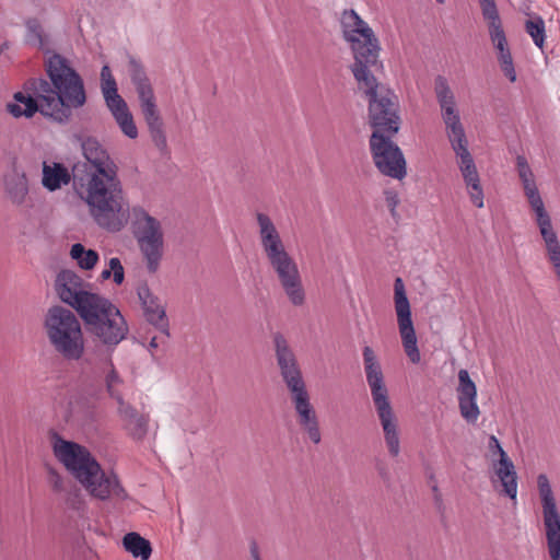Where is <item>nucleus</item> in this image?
<instances>
[{"label":"nucleus","instance_id":"obj_1","mask_svg":"<svg viewBox=\"0 0 560 560\" xmlns=\"http://www.w3.org/2000/svg\"><path fill=\"white\" fill-rule=\"evenodd\" d=\"M85 161L72 166V184L85 200L95 223L108 232H118L130 217L117 165L96 138H80Z\"/></svg>","mask_w":560,"mask_h":560},{"label":"nucleus","instance_id":"obj_2","mask_svg":"<svg viewBox=\"0 0 560 560\" xmlns=\"http://www.w3.org/2000/svg\"><path fill=\"white\" fill-rule=\"evenodd\" d=\"M48 77L31 78L23 84V92H16V103H8L7 110L15 118H31L36 113L58 124H67L72 110L86 103L84 81L70 61L51 52L44 62Z\"/></svg>","mask_w":560,"mask_h":560},{"label":"nucleus","instance_id":"obj_3","mask_svg":"<svg viewBox=\"0 0 560 560\" xmlns=\"http://www.w3.org/2000/svg\"><path fill=\"white\" fill-rule=\"evenodd\" d=\"M52 439L55 456L92 497L103 501L109 498L121 501L128 499L118 477L115 474L107 476L86 447L66 441L57 433H54Z\"/></svg>","mask_w":560,"mask_h":560},{"label":"nucleus","instance_id":"obj_4","mask_svg":"<svg viewBox=\"0 0 560 560\" xmlns=\"http://www.w3.org/2000/svg\"><path fill=\"white\" fill-rule=\"evenodd\" d=\"M272 342L277 365L282 381L290 392L291 402L298 417V423L314 444H319L322 441L319 420L311 402V396L295 353L287 338L279 331L272 335Z\"/></svg>","mask_w":560,"mask_h":560},{"label":"nucleus","instance_id":"obj_5","mask_svg":"<svg viewBox=\"0 0 560 560\" xmlns=\"http://www.w3.org/2000/svg\"><path fill=\"white\" fill-rule=\"evenodd\" d=\"M256 219L261 247L281 288L294 306L303 305L305 291L296 261L288 253L280 233L269 215L258 212Z\"/></svg>","mask_w":560,"mask_h":560},{"label":"nucleus","instance_id":"obj_6","mask_svg":"<svg viewBox=\"0 0 560 560\" xmlns=\"http://www.w3.org/2000/svg\"><path fill=\"white\" fill-rule=\"evenodd\" d=\"M363 364L366 382L371 389L372 400L383 430L388 454L393 458H396L400 454L398 418L389 400L381 363L373 349L369 346L363 348Z\"/></svg>","mask_w":560,"mask_h":560},{"label":"nucleus","instance_id":"obj_7","mask_svg":"<svg viewBox=\"0 0 560 560\" xmlns=\"http://www.w3.org/2000/svg\"><path fill=\"white\" fill-rule=\"evenodd\" d=\"M44 327L55 351L67 361H79L84 353V338L74 313L63 306L50 307Z\"/></svg>","mask_w":560,"mask_h":560},{"label":"nucleus","instance_id":"obj_8","mask_svg":"<svg viewBox=\"0 0 560 560\" xmlns=\"http://www.w3.org/2000/svg\"><path fill=\"white\" fill-rule=\"evenodd\" d=\"M131 214L132 235L142 254L147 270L150 273H155L164 254L162 224L140 207H135Z\"/></svg>","mask_w":560,"mask_h":560},{"label":"nucleus","instance_id":"obj_9","mask_svg":"<svg viewBox=\"0 0 560 560\" xmlns=\"http://www.w3.org/2000/svg\"><path fill=\"white\" fill-rule=\"evenodd\" d=\"M394 136L372 132L369 147L377 171L385 176L400 180L407 175V163L402 151L392 140Z\"/></svg>","mask_w":560,"mask_h":560},{"label":"nucleus","instance_id":"obj_10","mask_svg":"<svg viewBox=\"0 0 560 560\" xmlns=\"http://www.w3.org/2000/svg\"><path fill=\"white\" fill-rule=\"evenodd\" d=\"M368 121L373 132L396 135L399 131V105L390 90L368 98Z\"/></svg>","mask_w":560,"mask_h":560},{"label":"nucleus","instance_id":"obj_11","mask_svg":"<svg viewBox=\"0 0 560 560\" xmlns=\"http://www.w3.org/2000/svg\"><path fill=\"white\" fill-rule=\"evenodd\" d=\"M380 51L381 49L368 48L363 51H352L354 61L350 66V70L358 83V89L366 100L382 93V91L389 90L380 83L376 78V73L383 70Z\"/></svg>","mask_w":560,"mask_h":560},{"label":"nucleus","instance_id":"obj_12","mask_svg":"<svg viewBox=\"0 0 560 560\" xmlns=\"http://www.w3.org/2000/svg\"><path fill=\"white\" fill-rule=\"evenodd\" d=\"M537 487L542 506L546 542L550 560H560V513L545 474L537 477Z\"/></svg>","mask_w":560,"mask_h":560},{"label":"nucleus","instance_id":"obj_13","mask_svg":"<svg viewBox=\"0 0 560 560\" xmlns=\"http://www.w3.org/2000/svg\"><path fill=\"white\" fill-rule=\"evenodd\" d=\"M394 303L398 329L406 355L412 363H419L421 357L411 318L410 303L406 294L404 281L400 277H397L394 282Z\"/></svg>","mask_w":560,"mask_h":560},{"label":"nucleus","instance_id":"obj_14","mask_svg":"<svg viewBox=\"0 0 560 560\" xmlns=\"http://www.w3.org/2000/svg\"><path fill=\"white\" fill-rule=\"evenodd\" d=\"M341 24L342 36L350 44L351 51H363L366 48L381 49L373 30L354 10L343 11Z\"/></svg>","mask_w":560,"mask_h":560},{"label":"nucleus","instance_id":"obj_15","mask_svg":"<svg viewBox=\"0 0 560 560\" xmlns=\"http://www.w3.org/2000/svg\"><path fill=\"white\" fill-rule=\"evenodd\" d=\"M86 287L89 283H85L77 272L69 269L61 270L55 281L59 299L75 311L96 294L86 290Z\"/></svg>","mask_w":560,"mask_h":560},{"label":"nucleus","instance_id":"obj_16","mask_svg":"<svg viewBox=\"0 0 560 560\" xmlns=\"http://www.w3.org/2000/svg\"><path fill=\"white\" fill-rule=\"evenodd\" d=\"M488 21L489 34L493 46L498 50V61L504 75L511 81H516V72L513 63L508 39L502 27L499 12L483 16Z\"/></svg>","mask_w":560,"mask_h":560},{"label":"nucleus","instance_id":"obj_17","mask_svg":"<svg viewBox=\"0 0 560 560\" xmlns=\"http://www.w3.org/2000/svg\"><path fill=\"white\" fill-rule=\"evenodd\" d=\"M434 92L441 107V114L446 127V133H455L464 130L459 113L456 109V102L445 77L438 75L434 80Z\"/></svg>","mask_w":560,"mask_h":560},{"label":"nucleus","instance_id":"obj_18","mask_svg":"<svg viewBox=\"0 0 560 560\" xmlns=\"http://www.w3.org/2000/svg\"><path fill=\"white\" fill-rule=\"evenodd\" d=\"M116 307L108 299L96 293L77 310V313L83 322L85 331L92 336L104 324L106 315L109 316Z\"/></svg>","mask_w":560,"mask_h":560},{"label":"nucleus","instance_id":"obj_19","mask_svg":"<svg viewBox=\"0 0 560 560\" xmlns=\"http://www.w3.org/2000/svg\"><path fill=\"white\" fill-rule=\"evenodd\" d=\"M116 307L108 299L96 293L77 310V313L83 322L85 331L92 336L104 324L106 315L109 316Z\"/></svg>","mask_w":560,"mask_h":560},{"label":"nucleus","instance_id":"obj_20","mask_svg":"<svg viewBox=\"0 0 560 560\" xmlns=\"http://www.w3.org/2000/svg\"><path fill=\"white\" fill-rule=\"evenodd\" d=\"M456 393L460 416L468 423H475L480 415L477 405V386L465 369L458 371V386Z\"/></svg>","mask_w":560,"mask_h":560},{"label":"nucleus","instance_id":"obj_21","mask_svg":"<svg viewBox=\"0 0 560 560\" xmlns=\"http://www.w3.org/2000/svg\"><path fill=\"white\" fill-rule=\"evenodd\" d=\"M128 332L127 320L119 308L116 307L109 316L106 315L104 324L91 337L107 348H115L126 339Z\"/></svg>","mask_w":560,"mask_h":560},{"label":"nucleus","instance_id":"obj_22","mask_svg":"<svg viewBox=\"0 0 560 560\" xmlns=\"http://www.w3.org/2000/svg\"><path fill=\"white\" fill-rule=\"evenodd\" d=\"M137 294L141 301L147 320L168 337L170 325L165 310L159 304V299L151 292L148 283L140 284Z\"/></svg>","mask_w":560,"mask_h":560},{"label":"nucleus","instance_id":"obj_23","mask_svg":"<svg viewBox=\"0 0 560 560\" xmlns=\"http://www.w3.org/2000/svg\"><path fill=\"white\" fill-rule=\"evenodd\" d=\"M139 103L152 141L160 150H164L167 142L164 132V124L156 106L155 95L150 94L148 96L141 97L139 98Z\"/></svg>","mask_w":560,"mask_h":560},{"label":"nucleus","instance_id":"obj_24","mask_svg":"<svg viewBox=\"0 0 560 560\" xmlns=\"http://www.w3.org/2000/svg\"><path fill=\"white\" fill-rule=\"evenodd\" d=\"M139 103L152 141L160 150H164L167 142L164 132V124L156 106L155 95L150 94L148 96L141 97L139 98Z\"/></svg>","mask_w":560,"mask_h":560},{"label":"nucleus","instance_id":"obj_25","mask_svg":"<svg viewBox=\"0 0 560 560\" xmlns=\"http://www.w3.org/2000/svg\"><path fill=\"white\" fill-rule=\"evenodd\" d=\"M537 215V224L539 226L540 234L546 243L547 254L550 262L552 264L555 271L560 281V244L556 232L553 231L551 219L546 212L545 207L542 210H535Z\"/></svg>","mask_w":560,"mask_h":560},{"label":"nucleus","instance_id":"obj_26","mask_svg":"<svg viewBox=\"0 0 560 560\" xmlns=\"http://www.w3.org/2000/svg\"><path fill=\"white\" fill-rule=\"evenodd\" d=\"M118 413L125 422V429L128 434L137 441H141L148 434L150 418L148 415H141L130 404L126 402L124 398H119Z\"/></svg>","mask_w":560,"mask_h":560},{"label":"nucleus","instance_id":"obj_27","mask_svg":"<svg viewBox=\"0 0 560 560\" xmlns=\"http://www.w3.org/2000/svg\"><path fill=\"white\" fill-rule=\"evenodd\" d=\"M495 476L502 486L501 493L510 499H516L517 494V474L513 462L506 455L502 454V458L499 459L498 466L494 468Z\"/></svg>","mask_w":560,"mask_h":560},{"label":"nucleus","instance_id":"obj_28","mask_svg":"<svg viewBox=\"0 0 560 560\" xmlns=\"http://www.w3.org/2000/svg\"><path fill=\"white\" fill-rule=\"evenodd\" d=\"M452 149L459 158V170L463 177L478 173L474 159L467 148L465 130L447 135Z\"/></svg>","mask_w":560,"mask_h":560},{"label":"nucleus","instance_id":"obj_29","mask_svg":"<svg viewBox=\"0 0 560 560\" xmlns=\"http://www.w3.org/2000/svg\"><path fill=\"white\" fill-rule=\"evenodd\" d=\"M4 189L13 203L22 205L28 194V182L25 173L14 167L4 176Z\"/></svg>","mask_w":560,"mask_h":560},{"label":"nucleus","instance_id":"obj_30","mask_svg":"<svg viewBox=\"0 0 560 560\" xmlns=\"http://www.w3.org/2000/svg\"><path fill=\"white\" fill-rule=\"evenodd\" d=\"M72 180V171L61 163H52L43 165V186L49 191H55L61 188L62 185H68Z\"/></svg>","mask_w":560,"mask_h":560},{"label":"nucleus","instance_id":"obj_31","mask_svg":"<svg viewBox=\"0 0 560 560\" xmlns=\"http://www.w3.org/2000/svg\"><path fill=\"white\" fill-rule=\"evenodd\" d=\"M128 74L136 88L138 98L154 94L152 84L147 75L143 65L132 56H130L128 60Z\"/></svg>","mask_w":560,"mask_h":560},{"label":"nucleus","instance_id":"obj_32","mask_svg":"<svg viewBox=\"0 0 560 560\" xmlns=\"http://www.w3.org/2000/svg\"><path fill=\"white\" fill-rule=\"evenodd\" d=\"M122 546L126 551L141 560H149L152 553L150 541L136 532L128 533L124 536Z\"/></svg>","mask_w":560,"mask_h":560},{"label":"nucleus","instance_id":"obj_33","mask_svg":"<svg viewBox=\"0 0 560 560\" xmlns=\"http://www.w3.org/2000/svg\"><path fill=\"white\" fill-rule=\"evenodd\" d=\"M70 256L84 270L93 269L98 261V253L94 249H86L81 243L71 246Z\"/></svg>","mask_w":560,"mask_h":560},{"label":"nucleus","instance_id":"obj_34","mask_svg":"<svg viewBox=\"0 0 560 560\" xmlns=\"http://www.w3.org/2000/svg\"><path fill=\"white\" fill-rule=\"evenodd\" d=\"M525 31L532 37L534 44L540 49L545 44V22L541 16L537 15L525 22Z\"/></svg>","mask_w":560,"mask_h":560},{"label":"nucleus","instance_id":"obj_35","mask_svg":"<svg viewBox=\"0 0 560 560\" xmlns=\"http://www.w3.org/2000/svg\"><path fill=\"white\" fill-rule=\"evenodd\" d=\"M26 42L39 49H44L46 46V38L39 21L36 19H30L26 22Z\"/></svg>","mask_w":560,"mask_h":560},{"label":"nucleus","instance_id":"obj_36","mask_svg":"<svg viewBox=\"0 0 560 560\" xmlns=\"http://www.w3.org/2000/svg\"><path fill=\"white\" fill-rule=\"evenodd\" d=\"M113 117L125 136L130 139H136L138 137V128L129 108L127 110L116 113Z\"/></svg>","mask_w":560,"mask_h":560},{"label":"nucleus","instance_id":"obj_37","mask_svg":"<svg viewBox=\"0 0 560 560\" xmlns=\"http://www.w3.org/2000/svg\"><path fill=\"white\" fill-rule=\"evenodd\" d=\"M466 184L471 202L477 208L483 207V190L480 184L479 174L463 177Z\"/></svg>","mask_w":560,"mask_h":560},{"label":"nucleus","instance_id":"obj_38","mask_svg":"<svg viewBox=\"0 0 560 560\" xmlns=\"http://www.w3.org/2000/svg\"><path fill=\"white\" fill-rule=\"evenodd\" d=\"M523 183L525 195L533 208V210H542L544 202L539 195V191L536 187L535 180L533 177H526L521 179Z\"/></svg>","mask_w":560,"mask_h":560},{"label":"nucleus","instance_id":"obj_39","mask_svg":"<svg viewBox=\"0 0 560 560\" xmlns=\"http://www.w3.org/2000/svg\"><path fill=\"white\" fill-rule=\"evenodd\" d=\"M108 364L110 366V370L105 376L106 390L108 395L118 402L119 398H122V396L116 389V386L120 385L122 383V380L119 376L118 372L116 371L112 360L108 361Z\"/></svg>","mask_w":560,"mask_h":560},{"label":"nucleus","instance_id":"obj_40","mask_svg":"<svg viewBox=\"0 0 560 560\" xmlns=\"http://www.w3.org/2000/svg\"><path fill=\"white\" fill-rule=\"evenodd\" d=\"M104 101L112 115H116V113H120L129 108L120 94L104 97Z\"/></svg>","mask_w":560,"mask_h":560},{"label":"nucleus","instance_id":"obj_41","mask_svg":"<svg viewBox=\"0 0 560 560\" xmlns=\"http://www.w3.org/2000/svg\"><path fill=\"white\" fill-rule=\"evenodd\" d=\"M108 266L112 271L113 281L118 285L121 284L125 280V270L120 259L117 257L110 258Z\"/></svg>","mask_w":560,"mask_h":560},{"label":"nucleus","instance_id":"obj_42","mask_svg":"<svg viewBox=\"0 0 560 560\" xmlns=\"http://www.w3.org/2000/svg\"><path fill=\"white\" fill-rule=\"evenodd\" d=\"M101 88L104 97L116 96L119 94L117 83L114 78L102 80Z\"/></svg>","mask_w":560,"mask_h":560},{"label":"nucleus","instance_id":"obj_43","mask_svg":"<svg viewBox=\"0 0 560 560\" xmlns=\"http://www.w3.org/2000/svg\"><path fill=\"white\" fill-rule=\"evenodd\" d=\"M516 165L518 171L520 178L533 177V172L526 161V159L522 155L516 158Z\"/></svg>","mask_w":560,"mask_h":560},{"label":"nucleus","instance_id":"obj_44","mask_svg":"<svg viewBox=\"0 0 560 560\" xmlns=\"http://www.w3.org/2000/svg\"><path fill=\"white\" fill-rule=\"evenodd\" d=\"M385 200H386V205L390 211L392 217L395 218L397 214L396 207L399 203V198H398L397 194L394 191H390V190L385 191Z\"/></svg>","mask_w":560,"mask_h":560},{"label":"nucleus","instance_id":"obj_45","mask_svg":"<svg viewBox=\"0 0 560 560\" xmlns=\"http://www.w3.org/2000/svg\"><path fill=\"white\" fill-rule=\"evenodd\" d=\"M482 16L494 14L498 11L494 0H479Z\"/></svg>","mask_w":560,"mask_h":560},{"label":"nucleus","instance_id":"obj_46","mask_svg":"<svg viewBox=\"0 0 560 560\" xmlns=\"http://www.w3.org/2000/svg\"><path fill=\"white\" fill-rule=\"evenodd\" d=\"M489 448L493 453L497 452L500 455V458H502V454L505 453V451L502 448L499 440L494 435H491L489 439Z\"/></svg>","mask_w":560,"mask_h":560},{"label":"nucleus","instance_id":"obj_47","mask_svg":"<svg viewBox=\"0 0 560 560\" xmlns=\"http://www.w3.org/2000/svg\"><path fill=\"white\" fill-rule=\"evenodd\" d=\"M249 551L253 560H261L258 546L256 541H252L249 546Z\"/></svg>","mask_w":560,"mask_h":560},{"label":"nucleus","instance_id":"obj_48","mask_svg":"<svg viewBox=\"0 0 560 560\" xmlns=\"http://www.w3.org/2000/svg\"><path fill=\"white\" fill-rule=\"evenodd\" d=\"M114 78L110 73V69L108 66H104L101 70V80Z\"/></svg>","mask_w":560,"mask_h":560},{"label":"nucleus","instance_id":"obj_49","mask_svg":"<svg viewBox=\"0 0 560 560\" xmlns=\"http://www.w3.org/2000/svg\"><path fill=\"white\" fill-rule=\"evenodd\" d=\"M376 469L383 479H388V471L383 464H377Z\"/></svg>","mask_w":560,"mask_h":560},{"label":"nucleus","instance_id":"obj_50","mask_svg":"<svg viewBox=\"0 0 560 560\" xmlns=\"http://www.w3.org/2000/svg\"><path fill=\"white\" fill-rule=\"evenodd\" d=\"M110 277H112V271H110V269H109V268H108V269H104V270L102 271V273H101V279H102V280H107V279H109Z\"/></svg>","mask_w":560,"mask_h":560},{"label":"nucleus","instance_id":"obj_51","mask_svg":"<svg viewBox=\"0 0 560 560\" xmlns=\"http://www.w3.org/2000/svg\"><path fill=\"white\" fill-rule=\"evenodd\" d=\"M54 489L57 490V491H60L61 490V480L59 478V476H57V479L54 483Z\"/></svg>","mask_w":560,"mask_h":560},{"label":"nucleus","instance_id":"obj_52","mask_svg":"<svg viewBox=\"0 0 560 560\" xmlns=\"http://www.w3.org/2000/svg\"><path fill=\"white\" fill-rule=\"evenodd\" d=\"M149 346H150V348H152V349L158 348V346H159V345H158V341H156V337H153V338L151 339V341H150Z\"/></svg>","mask_w":560,"mask_h":560},{"label":"nucleus","instance_id":"obj_53","mask_svg":"<svg viewBox=\"0 0 560 560\" xmlns=\"http://www.w3.org/2000/svg\"><path fill=\"white\" fill-rule=\"evenodd\" d=\"M433 491H434L435 493H439V489H438V487H436V486H434V487H433Z\"/></svg>","mask_w":560,"mask_h":560},{"label":"nucleus","instance_id":"obj_54","mask_svg":"<svg viewBox=\"0 0 560 560\" xmlns=\"http://www.w3.org/2000/svg\"><path fill=\"white\" fill-rule=\"evenodd\" d=\"M438 3L443 4L445 0H436Z\"/></svg>","mask_w":560,"mask_h":560}]
</instances>
